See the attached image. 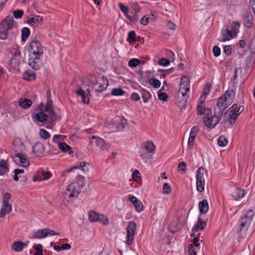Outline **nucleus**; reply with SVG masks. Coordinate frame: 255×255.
I'll use <instances>...</instances> for the list:
<instances>
[{
  "instance_id": "obj_1",
  "label": "nucleus",
  "mask_w": 255,
  "mask_h": 255,
  "mask_svg": "<svg viewBox=\"0 0 255 255\" xmlns=\"http://www.w3.org/2000/svg\"><path fill=\"white\" fill-rule=\"evenodd\" d=\"M235 98V92L233 89L228 90L219 98L217 101V106L219 109L218 113L215 111L213 115L211 109L210 108L207 109V113L204 117V122L208 128H213L219 123L225 110L233 102Z\"/></svg>"
},
{
  "instance_id": "obj_2",
  "label": "nucleus",
  "mask_w": 255,
  "mask_h": 255,
  "mask_svg": "<svg viewBox=\"0 0 255 255\" xmlns=\"http://www.w3.org/2000/svg\"><path fill=\"white\" fill-rule=\"evenodd\" d=\"M14 19L11 16H7L0 23V39L12 40L17 33V29L13 27Z\"/></svg>"
},
{
  "instance_id": "obj_3",
  "label": "nucleus",
  "mask_w": 255,
  "mask_h": 255,
  "mask_svg": "<svg viewBox=\"0 0 255 255\" xmlns=\"http://www.w3.org/2000/svg\"><path fill=\"white\" fill-rule=\"evenodd\" d=\"M29 56H34L40 58L43 54V47L37 40H33L28 46Z\"/></svg>"
},
{
  "instance_id": "obj_4",
  "label": "nucleus",
  "mask_w": 255,
  "mask_h": 255,
  "mask_svg": "<svg viewBox=\"0 0 255 255\" xmlns=\"http://www.w3.org/2000/svg\"><path fill=\"white\" fill-rule=\"evenodd\" d=\"M254 215V213L253 211L252 210H249L240 219L239 221L241 226L240 236H241V238H244L241 233L242 230H243L244 229H245V231L247 230V228L250 225Z\"/></svg>"
},
{
  "instance_id": "obj_5",
  "label": "nucleus",
  "mask_w": 255,
  "mask_h": 255,
  "mask_svg": "<svg viewBox=\"0 0 255 255\" xmlns=\"http://www.w3.org/2000/svg\"><path fill=\"white\" fill-rule=\"evenodd\" d=\"M155 147L152 141H148L145 144L144 149H142L140 151V156L143 159H149L152 158V155L147 154V152L154 154Z\"/></svg>"
},
{
  "instance_id": "obj_6",
  "label": "nucleus",
  "mask_w": 255,
  "mask_h": 255,
  "mask_svg": "<svg viewBox=\"0 0 255 255\" xmlns=\"http://www.w3.org/2000/svg\"><path fill=\"white\" fill-rule=\"evenodd\" d=\"M136 229V225L134 222L130 221L128 222L126 228L127 231V244L130 245L132 243V240Z\"/></svg>"
},
{
  "instance_id": "obj_7",
  "label": "nucleus",
  "mask_w": 255,
  "mask_h": 255,
  "mask_svg": "<svg viewBox=\"0 0 255 255\" xmlns=\"http://www.w3.org/2000/svg\"><path fill=\"white\" fill-rule=\"evenodd\" d=\"M80 193V186L77 183H72L69 185L65 192L66 196H68L70 198L76 197H77Z\"/></svg>"
},
{
  "instance_id": "obj_8",
  "label": "nucleus",
  "mask_w": 255,
  "mask_h": 255,
  "mask_svg": "<svg viewBox=\"0 0 255 255\" xmlns=\"http://www.w3.org/2000/svg\"><path fill=\"white\" fill-rule=\"evenodd\" d=\"M188 96L187 95H182L177 93L175 96L174 102L175 104L181 109H185L187 106Z\"/></svg>"
},
{
  "instance_id": "obj_9",
  "label": "nucleus",
  "mask_w": 255,
  "mask_h": 255,
  "mask_svg": "<svg viewBox=\"0 0 255 255\" xmlns=\"http://www.w3.org/2000/svg\"><path fill=\"white\" fill-rule=\"evenodd\" d=\"M13 161L16 163H18L19 160L20 162L21 166L23 167H27L29 164V160L27 159L25 155L21 153H18L12 157Z\"/></svg>"
},
{
  "instance_id": "obj_10",
  "label": "nucleus",
  "mask_w": 255,
  "mask_h": 255,
  "mask_svg": "<svg viewBox=\"0 0 255 255\" xmlns=\"http://www.w3.org/2000/svg\"><path fill=\"white\" fill-rule=\"evenodd\" d=\"M234 37L233 32L229 29H223L221 31V35L218 38L221 42H225L232 39Z\"/></svg>"
},
{
  "instance_id": "obj_11",
  "label": "nucleus",
  "mask_w": 255,
  "mask_h": 255,
  "mask_svg": "<svg viewBox=\"0 0 255 255\" xmlns=\"http://www.w3.org/2000/svg\"><path fill=\"white\" fill-rule=\"evenodd\" d=\"M44 147L43 145L39 142H37L32 147V152L35 157L40 156L44 152Z\"/></svg>"
},
{
  "instance_id": "obj_12",
  "label": "nucleus",
  "mask_w": 255,
  "mask_h": 255,
  "mask_svg": "<svg viewBox=\"0 0 255 255\" xmlns=\"http://www.w3.org/2000/svg\"><path fill=\"white\" fill-rule=\"evenodd\" d=\"M244 20V25L248 28L253 26L254 22L252 18V14L251 12L246 11L243 15Z\"/></svg>"
},
{
  "instance_id": "obj_13",
  "label": "nucleus",
  "mask_w": 255,
  "mask_h": 255,
  "mask_svg": "<svg viewBox=\"0 0 255 255\" xmlns=\"http://www.w3.org/2000/svg\"><path fill=\"white\" fill-rule=\"evenodd\" d=\"M198 132V128L197 127H193L191 129L188 142V146L190 148H192L193 146L195 139Z\"/></svg>"
},
{
  "instance_id": "obj_14",
  "label": "nucleus",
  "mask_w": 255,
  "mask_h": 255,
  "mask_svg": "<svg viewBox=\"0 0 255 255\" xmlns=\"http://www.w3.org/2000/svg\"><path fill=\"white\" fill-rule=\"evenodd\" d=\"M43 18L39 15H32L31 17H29L27 20V23L31 26H35L39 23H42Z\"/></svg>"
},
{
  "instance_id": "obj_15",
  "label": "nucleus",
  "mask_w": 255,
  "mask_h": 255,
  "mask_svg": "<svg viewBox=\"0 0 255 255\" xmlns=\"http://www.w3.org/2000/svg\"><path fill=\"white\" fill-rule=\"evenodd\" d=\"M87 164H89V163L85 161L80 162L77 165L65 170V171L61 174V176H64L66 173L70 172L74 169L81 168V169L84 172L88 171L89 168L87 167L84 168Z\"/></svg>"
},
{
  "instance_id": "obj_16",
  "label": "nucleus",
  "mask_w": 255,
  "mask_h": 255,
  "mask_svg": "<svg viewBox=\"0 0 255 255\" xmlns=\"http://www.w3.org/2000/svg\"><path fill=\"white\" fill-rule=\"evenodd\" d=\"M49 116L45 114L42 111L35 114L33 118L36 121L40 123H44L45 122H48Z\"/></svg>"
},
{
  "instance_id": "obj_17",
  "label": "nucleus",
  "mask_w": 255,
  "mask_h": 255,
  "mask_svg": "<svg viewBox=\"0 0 255 255\" xmlns=\"http://www.w3.org/2000/svg\"><path fill=\"white\" fill-rule=\"evenodd\" d=\"M11 205L9 202H2V207L0 211V218H3L8 214L11 212Z\"/></svg>"
},
{
  "instance_id": "obj_18",
  "label": "nucleus",
  "mask_w": 255,
  "mask_h": 255,
  "mask_svg": "<svg viewBox=\"0 0 255 255\" xmlns=\"http://www.w3.org/2000/svg\"><path fill=\"white\" fill-rule=\"evenodd\" d=\"M9 170L8 163L6 161L1 159L0 161V176L7 175Z\"/></svg>"
},
{
  "instance_id": "obj_19",
  "label": "nucleus",
  "mask_w": 255,
  "mask_h": 255,
  "mask_svg": "<svg viewBox=\"0 0 255 255\" xmlns=\"http://www.w3.org/2000/svg\"><path fill=\"white\" fill-rule=\"evenodd\" d=\"M76 94L77 96L81 97L82 101L85 104H89L90 102V97L86 94V92L82 88H79L76 91Z\"/></svg>"
},
{
  "instance_id": "obj_20",
  "label": "nucleus",
  "mask_w": 255,
  "mask_h": 255,
  "mask_svg": "<svg viewBox=\"0 0 255 255\" xmlns=\"http://www.w3.org/2000/svg\"><path fill=\"white\" fill-rule=\"evenodd\" d=\"M244 190L241 188H237L232 191L231 196L234 200H238L239 199L243 198L244 196Z\"/></svg>"
},
{
  "instance_id": "obj_21",
  "label": "nucleus",
  "mask_w": 255,
  "mask_h": 255,
  "mask_svg": "<svg viewBox=\"0 0 255 255\" xmlns=\"http://www.w3.org/2000/svg\"><path fill=\"white\" fill-rule=\"evenodd\" d=\"M40 58L34 56H29L28 59L29 65L34 70H38L39 68V64L38 63Z\"/></svg>"
},
{
  "instance_id": "obj_22",
  "label": "nucleus",
  "mask_w": 255,
  "mask_h": 255,
  "mask_svg": "<svg viewBox=\"0 0 255 255\" xmlns=\"http://www.w3.org/2000/svg\"><path fill=\"white\" fill-rule=\"evenodd\" d=\"M58 148L63 152L71 154L73 153L72 148L65 142H60L58 144Z\"/></svg>"
},
{
  "instance_id": "obj_23",
  "label": "nucleus",
  "mask_w": 255,
  "mask_h": 255,
  "mask_svg": "<svg viewBox=\"0 0 255 255\" xmlns=\"http://www.w3.org/2000/svg\"><path fill=\"white\" fill-rule=\"evenodd\" d=\"M102 82H100L99 83V85L95 88V91L98 93L102 92L104 91L107 87L108 85V81L107 79H104V78H102L101 80Z\"/></svg>"
},
{
  "instance_id": "obj_24",
  "label": "nucleus",
  "mask_w": 255,
  "mask_h": 255,
  "mask_svg": "<svg viewBox=\"0 0 255 255\" xmlns=\"http://www.w3.org/2000/svg\"><path fill=\"white\" fill-rule=\"evenodd\" d=\"M208 202L206 199H204L199 203V208L200 213L205 214L208 211Z\"/></svg>"
},
{
  "instance_id": "obj_25",
  "label": "nucleus",
  "mask_w": 255,
  "mask_h": 255,
  "mask_svg": "<svg viewBox=\"0 0 255 255\" xmlns=\"http://www.w3.org/2000/svg\"><path fill=\"white\" fill-rule=\"evenodd\" d=\"M19 105L24 109H27L31 106L32 101L28 99H20L18 102Z\"/></svg>"
},
{
  "instance_id": "obj_26",
  "label": "nucleus",
  "mask_w": 255,
  "mask_h": 255,
  "mask_svg": "<svg viewBox=\"0 0 255 255\" xmlns=\"http://www.w3.org/2000/svg\"><path fill=\"white\" fill-rule=\"evenodd\" d=\"M96 145L102 150H107L109 148V145L107 144L105 140L101 138L98 137L96 138Z\"/></svg>"
},
{
  "instance_id": "obj_27",
  "label": "nucleus",
  "mask_w": 255,
  "mask_h": 255,
  "mask_svg": "<svg viewBox=\"0 0 255 255\" xmlns=\"http://www.w3.org/2000/svg\"><path fill=\"white\" fill-rule=\"evenodd\" d=\"M23 78L28 81L34 80L35 78V74L31 70L26 71L23 74Z\"/></svg>"
},
{
  "instance_id": "obj_28",
  "label": "nucleus",
  "mask_w": 255,
  "mask_h": 255,
  "mask_svg": "<svg viewBox=\"0 0 255 255\" xmlns=\"http://www.w3.org/2000/svg\"><path fill=\"white\" fill-rule=\"evenodd\" d=\"M206 226V222L203 221L201 218H199L197 224L194 226L193 228V231H199L202 230Z\"/></svg>"
},
{
  "instance_id": "obj_29",
  "label": "nucleus",
  "mask_w": 255,
  "mask_h": 255,
  "mask_svg": "<svg viewBox=\"0 0 255 255\" xmlns=\"http://www.w3.org/2000/svg\"><path fill=\"white\" fill-rule=\"evenodd\" d=\"M241 113L237 110L235 111L234 114L229 115L228 121L231 126H233L235 124L237 118Z\"/></svg>"
},
{
  "instance_id": "obj_30",
  "label": "nucleus",
  "mask_w": 255,
  "mask_h": 255,
  "mask_svg": "<svg viewBox=\"0 0 255 255\" xmlns=\"http://www.w3.org/2000/svg\"><path fill=\"white\" fill-rule=\"evenodd\" d=\"M21 241H15L12 243L11 247V249L16 252H20L23 249Z\"/></svg>"
},
{
  "instance_id": "obj_31",
  "label": "nucleus",
  "mask_w": 255,
  "mask_h": 255,
  "mask_svg": "<svg viewBox=\"0 0 255 255\" xmlns=\"http://www.w3.org/2000/svg\"><path fill=\"white\" fill-rule=\"evenodd\" d=\"M49 114V118H48V123L50 124H53L55 120H59L60 117L56 115L54 112L53 109L49 111L48 113Z\"/></svg>"
},
{
  "instance_id": "obj_32",
  "label": "nucleus",
  "mask_w": 255,
  "mask_h": 255,
  "mask_svg": "<svg viewBox=\"0 0 255 255\" xmlns=\"http://www.w3.org/2000/svg\"><path fill=\"white\" fill-rule=\"evenodd\" d=\"M30 33V30L27 27H24L21 31V40L25 41L28 38Z\"/></svg>"
},
{
  "instance_id": "obj_33",
  "label": "nucleus",
  "mask_w": 255,
  "mask_h": 255,
  "mask_svg": "<svg viewBox=\"0 0 255 255\" xmlns=\"http://www.w3.org/2000/svg\"><path fill=\"white\" fill-rule=\"evenodd\" d=\"M205 169L203 167H199L196 172V180H204V174Z\"/></svg>"
},
{
  "instance_id": "obj_34",
  "label": "nucleus",
  "mask_w": 255,
  "mask_h": 255,
  "mask_svg": "<svg viewBox=\"0 0 255 255\" xmlns=\"http://www.w3.org/2000/svg\"><path fill=\"white\" fill-rule=\"evenodd\" d=\"M46 237L45 234V229L41 230H39L35 232L33 235V238L35 239H41Z\"/></svg>"
},
{
  "instance_id": "obj_35",
  "label": "nucleus",
  "mask_w": 255,
  "mask_h": 255,
  "mask_svg": "<svg viewBox=\"0 0 255 255\" xmlns=\"http://www.w3.org/2000/svg\"><path fill=\"white\" fill-rule=\"evenodd\" d=\"M127 40L130 43H135L136 40L135 32L133 30L130 31L128 33V37Z\"/></svg>"
},
{
  "instance_id": "obj_36",
  "label": "nucleus",
  "mask_w": 255,
  "mask_h": 255,
  "mask_svg": "<svg viewBox=\"0 0 255 255\" xmlns=\"http://www.w3.org/2000/svg\"><path fill=\"white\" fill-rule=\"evenodd\" d=\"M148 83L155 88H159L161 85L160 81L154 78L148 79Z\"/></svg>"
},
{
  "instance_id": "obj_37",
  "label": "nucleus",
  "mask_w": 255,
  "mask_h": 255,
  "mask_svg": "<svg viewBox=\"0 0 255 255\" xmlns=\"http://www.w3.org/2000/svg\"><path fill=\"white\" fill-rule=\"evenodd\" d=\"M100 214L94 211H90L89 212V218L90 221L91 222H96L98 221V219H99Z\"/></svg>"
},
{
  "instance_id": "obj_38",
  "label": "nucleus",
  "mask_w": 255,
  "mask_h": 255,
  "mask_svg": "<svg viewBox=\"0 0 255 255\" xmlns=\"http://www.w3.org/2000/svg\"><path fill=\"white\" fill-rule=\"evenodd\" d=\"M112 94L115 96H123L125 94V91L121 88H114L112 90Z\"/></svg>"
},
{
  "instance_id": "obj_39",
  "label": "nucleus",
  "mask_w": 255,
  "mask_h": 255,
  "mask_svg": "<svg viewBox=\"0 0 255 255\" xmlns=\"http://www.w3.org/2000/svg\"><path fill=\"white\" fill-rule=\"evenodd\" d=\"M142 98L143 102L147 103L151 98V94L147 90L143 89L142 91Z\"/></svg>"
},
{
  "instance_id": "obj_40",
  "label": "nucleus",
  "mask_w": 255,
  "mask_h": 255,
  "mask_svg": "<svg viewBox=\"0 0 255 255\" xmlns=\"http://www.w3.org/2000/svg\"><path fill=\"white\" fill-rule=\"evenodd\" d=\"M205 180H196L197 190L199 192H202L204 190Z\"/></svg>"
},
{
  "instance_id": "obj_41",
  "label": "nucleus",
  "mask_w": 255,
  "mask_h": 255,
  "mask_svg": "<svg viewBox=\"0 0 255 255\" xmlns=\"http://www.w3.org/2000/svg\"><path fill=\"white\" fill-rule=\"evenodd\" d=\"M228 143V140L226 137L223 135L219 136L218 139V144L220 146H225Z\"/></svg>"
},
{
  "instance_id": "obj_42",
  "label": "nucleus",
  "mask_w": 255,
  "mask_h": 255,
  "mask_svg": "<svg viewBox=\"0 0 255 255\" xmlns=\"http://www.w3.org/2000/svg\"><path fill=\"white\" fill-rule=\"evenodd\" d=\"M205 109V107L204 106H202V103L200 105H199L197 108V114L199 115H202L204 114H205V116L206 115V114L207 113V109Z\"/></svg>"
},
{
  "instance_id": "obj_43",
  "label": "nucleus",
  "mask_w": 255,
  "mask_h": 255,
  "mask_svg": "<svg viewBox=\"0 0 255 255\" xmlns=\"http://www.w3.org/2000/svg\"><path fill=\"white\" fill-rule=\"evenodd\" d=\"M190 90L189 86L180 85L179 91L177 93H180L182 95H186V93Z\"/></svg>"
},
{
  "instance_id": "obj_44",
  "label": "nucleus",
  "mask_w": 255,
  "mask_h": 255,
  "mask_svg": "<svg viewBox=\"0 0 255 255\" xmlns=\"http://www.w3.org/2000/svg\"><path fill=\"white\" fill-rule=\"evenodd\" d=\"M131 8L134 11L135 13H138L140 10V7L137 2H131L129 3Z\"/></svg>"
},
{
  "instance_id": "obj_45",
  "label": "nucleus",
  "mask_w": 255,
  "mask_h": 255,
  "mask_svg": "<svg viewBox=\"0 0 255 255\" xmlns=\"http://www.w3.org/2000/svg\"><path fill=\"white\" fill-rule=\"evenodd\" d=\"M137 212L140 213L143 210V206L140 200L137 201L134 205Z\"/></svg>"
},
{
  "instance_id": "obj_46",
  "label": "nucleus",
  "mask_w": 255,
  "mask_h": 255,
  "mask_svg": "<svg viewBox=\"0 0 255 255\" xmlns=\"http://www.w3.org/2000/svg\"><path fill=\"white\" fill-rule=\"evenodd\" d=\"M39 134L40 137L44 139H47L50 137L49 132L44 129H40Z\"/></svg>"
},
{
  "instance_id": "obj_47",
  "label": "nucleus",
  "mask_w": 255,
  "mask_h": 255,
  "mask_svg": "<svg viewBox=\"0 0 255 255\" xmlns=\"http://www.w3.org/2000/svg\"><path fill=\"white\" fill-rule=\"evenodd\" d=\"M140 63V61L135 58L130 59L128 61V65L130 67H135Z\"/></svg>"
},
{
  "instance_id": "obj_48",
  "label": "nucleus",
  "mask_w": 255,
  "mask_h": 255,
  "mask_svg": "<svg viewBox=\"0 0 255 255\" xmlns=\"http://www.w3.org/2000/svg\"><path fill=\"white\" fill-rule=\"evenodd\" d=\"M118 5L121 10L124 13L125 16H127V14H128V12L129 11V8L128 6L125 5L122 3H119Z\"/></svg>"
},
{
  "instance_id": "obj_49",
  "label": "nucleus",
  "mask_w": 255,
  "mask_h": 255,
  "mask_svg": "<svg viewBox=\"0 0 255 255\" xmlns=\"http://www.w3.org/2000/svg\"><path fill=\"white\" fill-rule=\"evenodd\" d=\"M34 248L35 250H36V252L35 253L34 255H43L42 246L41 244L35 245Z\"/></svg>"
},
{
  "instance_id": "obj_50",
  "label": "nucleus",
  "mask_w": 255,
  "mask_h": 255,
  "mask_svg": "<svg viewBox=\"0 0 255 255\" xmlns=\"http://www.w3.org/2000/svg\"><path fill=\"white\" fill-rule=\"evenodd\" d=\"M52 106L53 104L51 99H47L45 111L47 113H49V111H50L51 110H53Z\"/></svg>"
},
{
  "instance_id": "obj_51",
  "label": "nucleus",
  "mask_w": 255,
  "mask_h": 255,
  "mask_svg": "<svg viewBox=\"0 0 255 255\" xmlns=\"http://www.w3.org/2000/svg\"><path fill=\"white\" fill-rule=\"evenodd\" d=\"M99 218L98 221L101 222L103 224L106 225L109 224V219L107 216L100 214Z\"/></svg>"
},
{
  "instance_id": "obj_52",
  "label": "nucleus",
  "mask_w": 255,
  "mask_h": 255,
  "mask_svg": "<svg viewBox=\"0 0 255 255\" xmlns=\"http://www.w3.org/2000/svg\"><path fill=\"white\" fill-rule=\"evenodd\" d=\"M24 12L22 10L17 9L13 12V15L15 18H20L23 15Z\"/></svg>"
},
{
  "instance_id": "obj_53",
  "label": "nucleus",
  "mask_w": 255,
  "mask_h": 255,
  "mask_svg": "<svg viewBox=\"0 0 255 255\" xmlns=\"http://www.w3.org/2000/svg\"><path fill=\"white\" fill-rule=\"evenodd\" d=\"M127 124V120L125 118H122L120 119V122L118 126V128L119 129H122L125 128L126 125Z\"/></svg>"
},
{
  "instance_id": "obj_54",
  "label": "nucleus",
  "mask_w": 255,
  "mask_h": 255,
  "mask_svg": "<svg viewBox=\"0 0 255 255\" xmlns=\"http://www.w3.org/2000/svg\"><path fill=\"white\" fill-rule=\"evenodd\" d=\"M45 231L46 236L49 235L51 236H58L60 235L58 232H56L54 230L49 228H45Z\"/></svg>"
},
{
  "instance_id": "obj_55",
  "label": "nucleus",
  "mask_w": 255,
  "mask_h": 255,
  "mask_svg": "<svg viewBox=\"0 0 255 255\" xmlns=\"http://www.w3.org/2000/svg\"><path fill=\"white\" fill-rule=\"evenodd\" d=\"M189 79L187 77L183 76L181 77L180 82L181 85H185V86H189Z\"/></svg>"
},
{
  "instance_id": "obj_56",
  "label": "nucleus",
  "mask_w": 255,
  "mask_h": 255,
  "mask_svg": "<svg viewBox=\"0 0 255 255\" xmlns=\"http://www.w3.org/2000/svg\"><path fill=\"white\" fill-rule=\"evenodd\" d=\"M163 193L165 194H169L171 192L170 185L167 183H164L163 187Z\"/></svg>"
},
{
  "instance_id": "obj_57",
  "label": "nucleus",
  "mask_w": 255,
  "mask_h": 255,
  "mask_svg": "<svg viewBox=\"0 0 255 255\" xmlns=\"http://www.w3.org/2000/svg\"><path fill=\"white\" fill-rule=\"evenodd\" d=\"M211 88H212L211 84L209 82H208L206 84L205 87L204 88V94L206 96L207 95L210 93Z\"/></svg>"
},
{
  "instance_id": "obj_58",
  "label": "nucleus",
  "mask_w": 255,
  "mask_h": 255,
  "mask_svg": "<svg viewBox=\"0 0 255 255\" xmlns=\"http://www.w3.org/2000/svg\"><path fill=\"white\" fill-rule=\"evenodd\" d=\"M170 61L165 58H160L158 61V64L162 66H167L169 64Z\"/></svg>"
},
{
  "instance_id": "obj_59",
  "label": "nucleus",
  "mask_w": 255,
  "mask_h": 255,
  "mask_svg": "<svg viewBox=\"0 0 255 255\" xmlns=\"http://www.w3.org/2000/svg\"><path fill=\"white\" fill-rule=\"evenodd\" d=\"M158 97L159 100L165 102L167 100L168 96L165 93H161L158 94Z\"/></svg>"
},
{
  "instance_id": "obj_60",
  "label": "nucleus",
  "mask_w": 255,
  "mask_h": 255,
  "mask_svg": "<svg viewBox=\"0 0 255 255\" xmlns=\"http://www.w3.org/2000/svg\"><path fill=\"white\" fill-rule=\"evenodd\" d=\"M213 52L215 57H218L221 53L220 48L217 46H214L213 48Z\"/></svg>"
},
{
  "instance_id": "obj_61",
  "label": "nucleus",
  "mask_w": 255,
  "mask_h": 255,
  "mask_svg": "<svg viewBox=\"0 0 255 255\" xmlns=\"http://www.w3.org/2000/svg\"><path fill=\"white\" fill-rule=\"evenodd\" d=\"M140 23L144 25H146L149 23V17H147L146 15L144 16L140 20Z\"/></svg>"
},
{
  "instance_id": "obj_62",
  "label": "nucleus",
  "mask_w": 255,
  "mask_h": 255,
  "mask_svg": "<svg viewBox=\"0 0 255 255\" xmlns=\"http://www.w3.org/2000/svg\"><path fill=\"white\" fill-rule=\"evenodd\" d=\"M238 109V105L237 104H234L230 109H228V112L230 114H234L236 110Z\"/></svg>"
},
{
  "instance_id": "obj_63",
  "label": "nucleus",
  "mask_w": 255,
  "mask_h": 255,
  "mask_svg": "<svg viewBox=\"0 0 255 255\" xmlns=\"http://www.w3.org/2000/svg\"><path fill=\"white\" fill-rule=\"evenodd\" d=\"M188 253L189 255L194 254L196 255V251L195 248L194 247L193 245L190 244L188 246Z\"/></svg>"
},
{
  "instance_id": "obj_64",
  "label": "nucleus",
  "mask_w": 255,
  "mask_h": 255,
  "mask_svg": "<svg viewBox=\"0 0 255 255\" xmlns=\"http://www.w3.org/2000/svg\"><path fill=\"white\" fill-rule=\"evenodd\" d=\"M186 163L184 162H180L178 164V171H185L186 170Z\"/></svg>"
}]
</instances>
